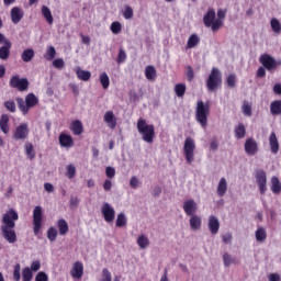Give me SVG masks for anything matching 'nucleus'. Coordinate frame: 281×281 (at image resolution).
<instances>
[{
	"mask_svg": "<svg viewBox=\"0 0 281 281\" xmlns=\"http://www.w3.org/2000/svg\"><path fill=\"white\" fill-rule=\"evenodd\" d=\"M259 61L261 66L257 69V77H266L267 70L268 72H276L278 66H281V59H276V57L269 53H262L259 57Z\"/></svg>",
	"mask_w": 281,
	"mask_h": 281,
	"instance_id": "nucleus-1",
	"label": "nucleus"
},
{
	"mask_svg": "<svg viewBox=\"0 0 281 281\" xmlns=\"http://www.w3.org/2000/svg\"><path fill=\"white\" fill-rule=\"evenodd\" d=\"M137 131L142 135L143 142L146 144H153L155 140V125L146 123V120L139 119L137 121Z\"/></svg>",
	"mask_w": 281,
	"mask_h": 281,
	"instance_id": "nucleus-2",
	"label": "nucleus"
},
{
	"mask_svg": "<svg viewBox=\"0 0 281 281\" xmlns=\"http://www.w3.org/2000/svg\"><path fill=\"white\" fill-rule=\"evenodd\" d=\"M18 102V109L21 110L23 115H27L30 113V109H33V106H36L38 104V98H36L35 93H29L25 97V100L23 98H16Z\"/></svg>",
	"mask_w": 281,
	"mask_h": 281,
	"instance_id": "nucleus-3",
	"label": "nucleus"
},
{
	"mask_svg": "<svg viewBox=\"0 0 281 281\" xmlns=\"http://www.w3.org/2000/svg\"><path fill=\"white\" fill-rule=\"evenodd\" d=\"M207 115H210V105L205 104L203 101H198L195 108V120L202 128L207 126Z\"/></svg>",
	"mask_w": 281,
	"mask_h": 281,
	"instance_id": "nucleus-4",
	"label": "nucleus"
},
{
	"mask_svg": "<svg viewBox=\"0 0 281 281\" xmlns=\"http://www.w3.org/2000/svg\"><path fill=\"white\" fill-rule=\"evenodd\" d=\"M195 148H196V144L194 143V138L187 137L183 146V153H184L187 164H192V161H194Z\"/></svg>",
	"mask_w": 281,
	"mask_h": 281,
	"instance_id": "nucleus-5",
	"label": "nucleus"
},
{
	"mask_svg": "<svg viewBox=\"0 0 281 281\" xmlns=\"http://www.w3.org/2000/svg\"><path fill=\"white\" fill-rule=\"evenodd\" d=\"M16 221H19V213L14 209H10L2 215L1 227H16Z\"/></svg>",
	"mask_w": 281,
	"mask_h": 281,
	"instance_id": "nucleus-6",
	"label": "nucleus"
},
{
	"mask_svg": "<svg viewBox=\"0 0 281 281\" xmlns=\"http://www.w3.org/2000/svg\"><path fill=\"white\" fill-rule=\"evenodd\" d=\"M255 179L259 188L260 194L261 195L266 194L268 187H267V175L265 169H256Z\"/></svg>",
	"mask_w": 281,
	"mask_h": 281,
	"instance_id": "nucleus-7",
	"label": "nucleus"
},
{
	"mask_svg": "<svg viewBox=\"0 0 281 281\" xmlns=\"http://www.w3.org/2000/svg\"><path fill=\"white\" fill-rule=\"evenodd\" d=\"M9 85L10 87H12V89H18V91H27L30 87V81L27 80V78L20 79L19 75H15L11 77Z\"/></svg>",
	"mask_w": 281,
	"mask_h": 281,
	"instance_id": "nucleus-8",
	"label": "nucleus"
},
{
	"mask_svg": "<svg viewBox=\"0 0 281 281\" xmlns=\"http://www.w3.org/2000/svg\"><path fill=\"white\" fill-rule=\"evenodd\" d=\"M244 149L246 155H249V157H255L257 153H259V143L254 138V136H249V138H246L244 144Z\"/></svg>",
	"mask_w": 281,
	"mask_h": 281,
	"instance_id": "nucleus-9",
	"label": "nucleus"
},
{
	"mask_svg": "<svg viewBox=\"0 0 281 281\" xmlns=\"http://www.w3.org/2000/svg\"><path fill=\"white\" fill-rule=\"evenodd\" d=\"M227 14V9H218L217 10V16L216 12L213 9V32L218 31L224 26V21Z\"/></svg>",
	"mask_w": 281,
	"mask_h": 281,
	"instance_id": "nucleus-10",
	"label": "nucleus"
},
{
	"mask_svg": "<svg viewBox=\"0 0 281 281\" xmlns=\"http://www.w3.org/2000/svg\"><path fill=\"white\" fill-rule=\"evenodd\" d=\"M43 223V207L35 206L33 211V232L35 236H37L38 232H41V225Z\"/></svg>",
	"mask_w": 281,
	"mask_h": 281,
	"instance_id": "nucleus-11",
	"label": "nucleus"
},
{
	"mask_svg": "<svg viewBox=\"0 0 281 281\" xmlns=\"http://www.w3.org/2000/svg\"><path fill=\"white\" fill-rule=\"evenodd\" d=\"M101 214L106 223H113L115 221V209L111 207L109 202H105L101 209Z\"/></svg>",
	"mask_w": 281,
	"mask_h": 281,
	"instance_id": "nucleus-12",
	"label": "nucleus"
},
{
	"mask_svg": "<svg viewBox=\"0 0 281 281\" xmlns=\"http://www.w3.org/2000/svg\"><path fill=\"white\" fill-rule=\"evenodd\" d=\"M1 235L3 236L4 240L7 243H10L11 245H14L16 243V232L14 231V227H0Z\"/></svg>",
	"mask_w": 281,
	"mask_h": 281,
	"instance_id": "nucleus-13",
	"label": "nucleus"
},
{
	"mask_svg": "<svg viewBox=\"0 0 281 281\" xmlns=\"http://www.w3.org/2000/svg\"><path fill=\"white\" fill-rule=\"evenodd\" d=\"M27 135H30V128L27 127V123H21L13 134L14 139H27Z\"/></svg>",
	"mask_w": 281,
	"mask_h": 281,
	"instance_id": "nucleus-14",
	"label": "nucleus"
},
{
	"mask_svg": "<svg viewBox=\"0 0 281 281\" xmlns=\"http://www.w3.org/2000/svg\"><path fill=\"white\" fill-rule=\"evenodd\" d=\"M199 210V205L192 199L184 201L183 203V211L187 216H194L196 215V211Z\"/></svg>",
	"mask_w": 281,
	"mask_h": 281,
	"instance_id": "nucleus-15",
	"label": "nucleus"
},
{
	"mask_svg": "<svg viewBox=\"0 0 281 281\" xmlns=\"http://www.w3.org/2000/svg\"><path fill=\"white\" fill-rule=\"evenodd\" d=\"M83 273H85V266H82V262L80 261L75 262L70 271L71 277L76 278L77 280H80Z\"/></svg>",
	"mask_w": 281,
	"mask_h": 281,
	"instance_id": "nucleus-16",
	"label": "nucleus"
},
{
	"mask_svg": "<svg viewBox=\"0 0 281 281\" xmlns=\"http://www.w3.org/2000/svg\"><path fill=\"white\" fill-rule=\"evenodd\" d=\"M269 146H270V150H271V153H273V155H277V153H279L280 143L278 140V136H277L276 132H271V134L269 136Z\"/></svg>",
	"mask_w": 281,
	"mask_h": 281,
	"instance_id": "nucleus-17",
	"label": "nucleus"
},
{
	"mask_svg": "<svg viewBox=\"0 0 281 281\" xmlns=\"http://www.w3.org/2000/svg\"><path fill=\"white\" fill-rule=\"evenodd\" d=\"M23 9L19 7H14L11 9V21L14 23V25H18V23H21V20L23 19Z\"/></svg>",
	"mask_w": 281,
	"mask_h": 281,
	"instance_id": "nucleus-18",
	"label": "nucleus"
},
{
	"mask_svg": "<svg viewBox=\"0 0 281 281\" xmlns=\"http://www.w3.org/2000/svg\"><path fill=\"white\" fill-rule=\"evenodd\" d=\"M103 120L106 122L109 128H115L117 126V119L113 114V111L105 112Z\"/></svg>",
	"mask_w": 281,
	"mask_h": 281,
	"instance_id": "nucleus-19",
	"label": "nucleus"
},
{
	"mask_svg": "<svg viewBox=\"0 0 281 281\" xmlns=\"http://www.w3.org/2000/svg\"><path fill=\"white\" fill-rule=\"evenodd\" d=\"M223 76L218 68H213V92L222 86Z\"/></svg>",
	"mask_w": 281,
	"mask_h": 281,
	"instance_id": "nucleus-20",
	"label": "nucleus"
},
{
	"mask_svg": "<svg viewBox=\"0 0 281 281\" xmlns=\"http://www.w3.org/2000/svg\"><path fill=\"white\" fill-rule=\"evenodd\" d=\"M10 49H12V42L5 41V44L0 47L1 60H8V58H10Z\"/></svg>",
	"mask_w": 281,
	"mask_h": 281,
	"instance_id": "nucleus-21",
	"label": "nucleus"
},
{
	"mask_svg": "<svg viewBox=\"0 0 281 281\" xmlns=\"http://www.w3.org/2000/svg\"><path fill=\"white\" fill-rule=\"evenodd\" d=\"M201 223L202 220L199 215H191L189 218V225L192 232H199V229H201Z\"/></svg>",
	"mask_w": 281,
	"mask_h": 281,
	"instance_id": "nucleus-22",
	"label": "nucleus"
},
{
	"mask_svg": "<svg viewBox=\"0 0 281 281\" xmlns=\"http://www.w3.org/2000/svg\"><path fill=\"white\" fill-rule=\"evenodd\" d=\"M59 144L63 148H71V146H74V138L71 135L60 134Z\"/></svg>",
	"mask_w": 281,
	"mask_h": 281,
	"instance_id": "nucleus-23",
	"label": "nucleus"
},
{
	"mask_svg": "<svg viewBox=\"0 0 281 281\" xmlns=\"http://www.w3.org/2000/svg\"><path fill=\"white\" fill-rule=\"evenodd\" d=\"M70 131H72L74 135H82L85 132V126L80 120L72 121L70 125Z\"/></svg>",
	"mask_w": 281,
	"mask_h": 281,
	"instance_id": "nucleus-24",
	"label": "nucleus"
},
{
	"mask_svg": "<svg viewBox=\"0 0 281 281\" xmlns=\"http://www.w3.org/2000/svg\"><path fill=\"white\" fill-rule=\"evenodd\" d=\"M271 192L273 194H281V180L278 176L271 178Z\"/></svg>",
	"mask_w": 281,
	"mask_h": 281,
	"instance_id": "nucleus-25",
	"label": "nucleus"
},
{
	"mask_svg": "<svg viewBox=\"0 0 281 281\" xmlns=\"http://www.w3.org/2000/svg\"><path fill=\"white\" fill-rule=\"evenodd\" d=\"M77 78L79 80H83V82H89L91 80V71L83 70L82 68L78 67L76 69Z\"/></svg>",
	"mask_w": 281,
	"mask_h": 281,
	"instance_id": "nucleus-26",
	"label": "nucleus"
},
{
	"mask_svg": "<svg viewBox=\"0 0 281 281\" xmlns=\"http://www.w3.org/2000/svg\"><path fill=\"white\" fill-rule=\"evenodd\" d=\"M227 189H228V184H227L226 178H221V180L217 184V195L225 196Z\"/></svg>",
	"mask_w": 281,
	"mask_h": 281,
	"instance_id": "nucleus-27",
	"label": "nucleus"
},
{
	"mask_svg": "<svg viewBox=\"0 0 281 281\" xmlns=\"http://www.w3.org/2000/svg\"><path fill=\"white\" fill-rule=\"evenodd\" d=\"M247 130L245 123H238L235 125V137L236 138H244L246 136Z\"/></svg>",
	"mask_w": 281,
	"mask_h": 281,
	"instance_id": "nucleus-28",
	"label": "nucleus"
},
{
	"mask_svg": "<svg viewBox=\"0 0 281 281\" xmlns=\"http://www.w3.org/2000/svg\"><path fill=\"white\" fill-rule=\"evenodd\" d=\"M270 112L271 114H281V99H276L270 103Z\"/></svg>",
	"mask_w": 281,
	"mask_h": 281,
	"instance_id": "nucleus-29",
	"label": "nucleus"
},
{
	"mask_svg": "<svg viewBox=\"0 0 281 281\" xmlns=\"http://www.w3.org/2000/svg\"><path fill=\"white\" fill-rule=\"evenodd\" d=\"M57 227H58L60 236H65V234H67V232H69V224H67V221H65L64 218H61L57 222Z\"/></svg>",
	"mask_w": 281,
	"mask_h": 281,
	"instance_id": "nucleus-30",
	"label": "nucleus"
},
{
	"mask_svg": "<svg viewBox=\"0 0 281 281\" xmlns=\"http://www.w3.org/2000/svg\"><path fill=\"white\" fill-rule=\"evenodd\" d=\"M21 58L24 63H32V59L34 58V49L32 48L24 49L21 55Z\"/></svg>",
	"mask_w": 281,
	"mask_h": 281,
	"instance_id": "nucleus-31",
	"label": "nucleus"
},
{
	"mask_svg": "<svg viewBox=\"0 0 281 281\" xmlns=\"http://www.w3.org/2000/svg\"><path fill=\"white\" fill-rule=\"evenodd\" d=\"M42 14L47 21L48 25H52L54 23V16L52 15V11L46 5L42 7Z\"/></svg>",
	"mask_w": 281,
	"mask_h": 281,
	"instance_id": "nucleus-32",
	"label": "nucleus"
},
{
	"mask_svg": "<svg viewBox=\"0 0 281 281\" xmlns=\"http://www.w3.org/2000/svg\"><path fill=\"white\" fill-rule=\"evenodd\" d=\"M255 236H256V240L258 243H265V240H267V232H266L265 227H259L256 231Z\"/></svg>",
	"mask_w": 281,
	"mask_h": 281,
	"instance_id": "nucleus-33",
	"label": "nucleus"
},
{
	"mask_svg": "<svg viewBox=\"0 0 281 281\" xmlns=\"http://www.w3.org/2000/svg\"><path fill=\"white\" fill-rule=\"evenodd\" d=\"M200 41L201 40L199 38V35L192 34L187 42L188 49H192V48L196 47L199 45Z\"/></svg>",
	"mask_w": 281,
	"mask_h": 281,
	"instance_id": "nucleus-34",
	"label": "nucleus"
},
{
	"mask_svg": "<svg viewBox=\"0 0 281 281\" xmlns=\"http://www.w3.org/2000/svg\"><path fill=\"white\" fill-rule=\"evenodd\" d=\"M145 76L147 80H155V78H157V70L154 68V66H147L145 68Z\"/></svg>",
	"mask_w": 281,
	"mask_h": 281,
	"instance_id": "nucleus-35",
	"label": "nucleus"
},
{
	"mask_svg": "<svg viewBox=\"0 0 281 281\" xmlns=\"http://www.w3.org/2000/svg\"><path fill=\"white\" fill-rule=\"evenodd\" d=\"M99 80L103 89H109L111 80L109 79V75L106 72H102L99 77Z\"/></svg>",
	"mask_w": 281,
	"mask_h": 281,
	"instance_id": "nucleus-36",
	"label": "nucleus"
},
{
	"mask_svg": "<svg viewBox=\"0 0 281 281\" xmlns=\"http://www.w3.org/2000/svg\"><path fill=\"white\" fill-rule=\"evenodd\" d=\"M270 25L274 33H281V22L278 18H271Z\"/></svg>",
	"mask_w": 281,
	"mask_h": 281,
	"instance_id": "nucleus-37",
	"label": "nucleus"
},
{
	"mask_svg": "<svg viewBox=\"0 0 281 281\" xmlns=\"http://www.w3.org/2000/svg\"><path fill=\"white\" fill-rule=\"evenodd\" d=\"M126 223H128L126 220V214L122 212L119 213L116 217V227H126Z\"/></svg>",
	"mask_w": 281,
	"mask_h": 281,
	"instance_id": "nucleus-38",
	"label": "nucleus"
},
{
	"mask_svg": "<svg viewBox=\"0 0 281 281\" xmlns=\"http://www.w3.org/2000/svg\"><path fill=\"white\" fill-rule=\"evenodd\" d=\"M137 245L140 249H146V247L150 245V241L148 240V237H146V235H140L137 238Z\"/></svg>",
	"mask_w": 281,
	"mask_h": 281,
	"instance_id": "nucleus-39",
	"label": "nucleus"
},
{
	"mask_svg": "<svg viewBox=\"0 0 281 281\" xmlns=\"http://www.w3.org/2000/svg\"><path fill=\"white\" fill-rule=\"evenodd\" d=\"M32 278H34V274L32 273V269L30 267L24 268L22 270V280L32 281Z\"/></svg>",
	"mask_w": 281,
	"mask_h": 281,
	"instance_id": "nucleus-40",
	"label": "nucleus"
},
{
	"mask_svg": "<svg viewBox=\"0 0 281 281\" xmlns=\"http://www.w3.org/2000/svg\"><path fill=\"white\" fill-rule=\"evenodd\" d=\"M4 109L9 111L10 113H16V103L14 100H8L3 103Z\"/></svg>",
	"mask_w": 281,
	"mask_h": 281,
	"instance_id": "nucleus-41",
	"label": "nucleus"
},
{
	"mask_svg": "<svg viewBox=\"0 0 281 281\" xmlns=\"http://www.w3.org/2000/svg\"><path fill=\"white\" fill-rule=\"evenodd\" d=\"M176 95L178 98H183L186 95V85L184 83H178L175 86Z\"/></svg>",
	"mask_w": 281,
	"mask_h": 281,
	"instance_id": "nucleus-42",
	"label": "nucleus"
},
{
	"mask_svg": "<svg viewBox=\"0 0 281 281\" xmlns=\"http://www.w3.org/2000/svg\"><path fill=\"white\" fill-rule=\"evenodd\" d=\"M46 60H54L56 58V48L54 46H49L44 55Z\"/></svg>",
	"mask_w": 281,
	"mask_h": 281,
	"instance_id": "nucleus-43",
	"label": "nucleus"
},
{
	"mask_svg": "<svg viewBox=\"0 0 281 281\" xmlns=\"http://www.w3.org/2000/svg\"><path fill=\"white\" fill-rule=\"evenodd\" d=\"M58 237V231L55 227H49L47 231V238L50 243H54Z\"/></svg>",
	"mask_w": 281,
	"mask_h": 281,
	"instance_id": "nucleus-44",
	"label": "nucleus"
},
{
	"mask_svg": "<svg viewBox=\"0 0 281 281\" xmlns=\"http://www.w3.org/2000/svg\"><path fill=\"white\" fill-rule=\"evenodd\" d=\"M25 154L31 159H34V157H36V154L34 153V145H32V143H27L25 145Z\"/></svg>",
	"mask_w": 281,
	"mask_h": 281,
	"instance_id": "nucleus-45",
	"label": "nucleus"
},
{
	"mask_svg": "<svg viewBox=\"0 0 281 281\" xmlns=\"http://www.w3.org/2000/svg\"><path fill=\"white\" fill-rule=\"evenodd\" d=\"M223 260H224L225 267H231V265H236V258H233L232 256H229V254H224Z\"/></svg>",
	"mask_w": 281,
	"mask_h": 281,
	"instance_id": "nucleus-46",
	"label": "nucleus"
},
{
	"mask_svg": "<svg viewBox=\"0 0 281 281\" xmlns=\"http://www.w3.org/2000/svg\"><path fill=\"white\" fill-rule=\"evenodd\" d=\"M243 112L246 116H251L252 114V106L250 105L249 101H244L243 103Z\"/></svg>",
	"mask_w": 281,
	"mask_h": 281,
	"instance_id": "nucleus-47",
	"label": "nucleus"
},
{
	"mask_svg": "<svg viewBox=\"0 0 281 281\" xmlns=\"http://www.w3.org/2000/svg\"><path fill=\"white\" fill-rule=\"evenodd\" d=\"M13 280L21 281V263H16L13 269Z\"/></svg>",
	"mask_w": 281,
	"mask_h": 281,
	"instance_id": "nucleus-48",
	"label": "nucleus"
},
{
	"mask_svg": "<svg viewBox=\"0 0 281 281\" xmlns=\"http://www.w3.org/2000/svg\"><path fill=\"white\" fill-rule=\"evenodd\" d=\"M203 21L206 27H212V9L207 10V13L203 18Z\"/></svg>",
	"mask_w": 281,
	"mask_h": 281,
	"instance_id": "nucleus-49",
	"label": "nucleus"
},
{
	"mask_svg": "<svg viewBox=\"0 0 281 281\" xmlns=\"http://www.w3.org/2000/svg\"><path fill=\"white\" fill-rule=\"evenodd\" d=\"M111 32L112 34H120L122 32V23L113 22L111 24Z\"/></svg>",
	"mask_w": 281,
	"mask_h": 281,
	"instance_id": "nucleus-50",
	"label": "nucleus"
},
{
	"mask_svg": "<svg viewBox=\"0 0 281 281\" xmlns=\"http://www.w3.org/2000/svg\"><path fill=\"white\" fill-rule=\"evenodd\" d=\"M226 83L229 88H235V86H236V75L235 74L228 75V77L226 78Z\"/></svg>",
	"mask_w": 281,
	"mask_h": 281,
	"instance_id": "nucleus-51",
	"label": "nucleus"
},
{
	"mask_svg": "<svg viewBox=\"0 0 281 281\" xmlns=\"http://www.w3.org/2000/svg\"><path fill=\"white\" fill-rule=\"evenodd\" d=\"M123 16H124V19H127V20L133 19V8H131V5L125 7V10L123 12Z\"/></svg>",
	"mask_w": 281,
	"mask_h": 281,
	"instance_id": "nucleus-52",
	"label": "nucleus"
},
{
	"mask_svg": "<svg viewBox=\"0 0 281 281\" xmlns=\"http://www.w3.org/2000/svg\"><path fill=\"white\" fill-rule=\"evenodd\" d=\"M124 60H126V52H124V49H120L119 50V55H117V58H116V63L119 65H122V63H124Z\"/></svg>",
	"mask_w": 281,
	"mask_h": 281,
	"instance_id": "nucleus-53",
	"label": "nucleus"
},
{
	"mask_svg": "<svg viewBox=\"0 0 281 281\" xmlns=\"http://www.w3.org/2000/svg\"><path fill=\"white\" fill-rule=\"evenodd\" d=\"M67 176H68V179H74V177H76V166L74 165L67 166Z\"/></svg>",
	"mask_w": 281,
	"mask_h": 281,
	"instance_id": "nucleus-54",
	"label": "nucleus"
},
{
	"mask_svg": "<svg viewBox=\"0 0 281 281\" xmlns=\"http://www.w3.org/2000/svg\"><path fill=\"white\" fill-rule=\"evenodd\" d=\"M35 281H49V277L44 271H41L35 276Z\"/></svg>",
	"mask_w": 281,
	"mask_h": 281,
	"instance_id": "nucleus-55",
	"label": "nucleus"
},
{
	"mask_svg": "<svg viewBox=\"0 0 281 281\" xmlns=\"http://www.w3.org/2000/svg\"><path fill=\"white\" fill-rule=\"evenodd\" d=\"M55 69H63L65 67V60L63 58H57L53 61Z\"/></svg>",
	"mask_w": 281,
	"mask_h": 281,
	"instance_id": "nucleus-56",
	"label": "nucleus"
},
{
	"mask_svg": "<svg viewBox=\"0 0 281 281\" xmlns=\"http://www.w3.org/2000/svg\"><path fill=\"white\" fill-rule=\"evenodd\" d=\"M187 80H189V82L194 80V69H192V66L187 67Z\"/></svg>",
	"mask_w": 281,
	"mask_h": 281,
	"instance_id": "nucleus-57",
	"label": "nucleus"
},
{
	"mask_svg": "<svg viewBox=\"0 0 281 281\" xmlns=\"http://www.w3.org/2000/svg\"><path fill=\"white\" fill-rule=\"evenodd\" d=\"M130 186L131 188H133L134 190H137V188H139V179H137V177L133 176L130 180Z\"/></svg>",
	"mask_w": 281,
	"mask_h": 281,
	"instance_id": "nucleus-58",
	"label": "nucleus"
},
{
	"mask_svg": "<svg viewBox=\"0 0 281 281\" xmlns=\"http://www.w3.org/2000/svg\"><path fill=\"white\" fill-rule=\"evenodd\" d=\"M102 276L103 278L100 281H111V272L109 271V269L104 268L102 270Z\"/></svg>",
	"mask_w": 281,
	"mask_h": 281,
	"instance_id": "nucleus-59",
	"label": "nucleus"
},
{
	"mask_svg": "<svg viewBox=\"0 0 281 281\" xmlns=\"http://www.w3.org/2000/svg\"><path fill=\"white\" fill-rule=\"evenodd\" d=\"M105 175L109 179H113L115 177V168L113 167H106L105 168Z\"/></svg>",
	"mask_w": 281,
	"mask_h": 281,
	"instance_id": "nucleus-60",
	"label": "nucleus"
},
{
	"mask_svg": "<svg viewBox=\"0 0 281 281\" xmlns=\"http://www.w3.org/2000/svg\"><path fill=\"white\" fill-rule=\"evenodd\" d=\"M78 205H80V200L78 199V196H70V207H78Z\"/></svg>",
	"mask_w": 281,
	"mask_h": 281,
	"instance_id": "nucleus-61",
	"label": "nucleus"
},
{
	"mask_svg": "<svg viewBox=\"0 0 281 281\" xmlns=\"http://www.w3.org/2000/svg\"><path fill=\"white\" fill-rule=\"evenodd\" d=\"M218 229H220V222L215 216H213V235L217 234Z\"/></svg>",
	"mask_w": 281,
	"mask_h": 281,
	"instance_id": "nucleus-62",
	"label": "nucleus"
},
{
	"mask_svg": "<svg viewBox=\"0 0 281 281\" xmlns=\"http://www.w3.org/2000/svg\"><path fill=\"white\" fill-rule=\"evenodd\" d=\"M41 269V261L36 260L31 263V271H38Z\"/></svg>",
	"mask_w": 281,
	"mask_h": 281,
	"instance_id": "nucleus-63",
	"label": "nucleus"
},
{
	"mask_svg": "<svg viewBox=\"0 0 281 281\" xmlns=\"http://www.w3.org/2000/svg\"><path fill=\"white\" fill-rule=\"evenodd\" d=\"M269 281H281V276L279 273H270L268 277Z\"/></svg>",
	"mask_w": 281,
	"mask_h": 281,
	"instance_id": "nucleus-64",
	"label": "nucleus"
}]
</instances>
